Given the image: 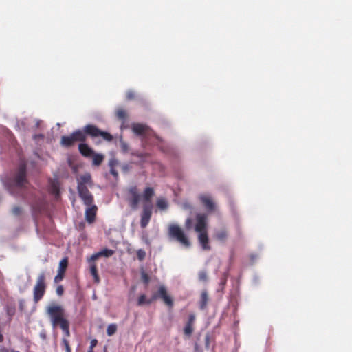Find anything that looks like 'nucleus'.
<instances>
[{"label":"nucleus","mask_w":352,"mask_h":352,"mask_svg":"<svg viewBox=\"0 0 352 352\" xmlns=\"http://www.w3.org/2000/svg\"><path fill=\"white\" fill-rule=\"evenodd\" d=\"M80 130L85 137V140H87V136H89L91 138L101 137L104 140L107 142H111L113 140V136L109 133L101 131L94 124H87Z\"/></svg>","instance_id":"obj_3"},{"label":"nucleus","mask_w":352,"mask_h":352,"mask_svg":"<svg viewBox=\"0 0 352 352\" xmlns=\"http://www.w3.org/2000/svg\"><path fill=\"white\" fill-rule=\"evenodd\" d=\"M168 235L170 237L176 239L184 246L188 248L190 246V242L183 230L176 224H170L168 226Z\"/></svg>","instance_id":"obj_5"},{"label":"nucleus","mask_w":352,"mask_h":352,"mask_svg":"<svg viewBox=\"0 0 352 352\" xmlns=\"http://www.w3.org/2000/svg\"><path fill=\"white\" fill-rule=\"evenodd\" d=\"M146 256V252L144 250L140 249L137 251V257L140 261H143Z\"/></svg>","instance_id":"obj_35"},{"label":"nucleus","mask_w":352,"mask_h":352,"mask_svg":"<svg viewBox=\"0 0 352 352\" xmlns=\"http://www.w3.org/2000/svg\"><path fill=\"white\" fill-rule=\"evenodd\" d=\"M141 279L146 285H147L150 282V277L144 271L141 272Z\"/></svg>","instance_id":"obj_32"},{"label":"nucleus","mask_w":352,"mask_h":352,"mask_svg":"<svg viewBox=\"0 0 352 352\" xmlns=\"http://www.w3.org/2000/svg\"><path fill=\"white\" fill-rule=\"evenodd\" d=\"M168 206V203L165 199L159 198L157 200V206L159 209H160L162 210H164L167 209Z\"/></svg>","instance_id":"obj_28"},{"label":"nucleus","mask_w":352,"mask_h":352,"mask_svg":"<svg viewBox=\"0 0 352 352\" xmlns=\"http://www.w3.org/2000/svg\"><path fill=\"white\" fill-rule=\"evenodd\" d=\"M120 146H121V148H122V151L126 153V152H127L129 151L128 144L125 142L121 141L120 142Z\"/></svg>","instance_id":"obj_38"},{"label":"nucleus","mask_w":352,"mask_h":352,"mask_svg":"<svg viewBox=\"0 0 352 352\" xmlns=\"http://www.w3.org/2000/svg\"><path fill=\"white\" fill-rule=\"evenodd\" d=\"M61 346L65 349V352H72V349L67 338L63 337L62 338Z\"/></svg>","instance_id":"obj_29"},{"label":"nucleus","mask_w":352,"mask_h":352,"mask_svg":"<svg viewBox=\"0 0 352 352\" xmlns=\"http://www.w3.org/2000/svg\"><path fill=\"white\" fill-rule=\"evenodd\" d=\"M192 219L190 218H188L185 222L186 228L188 230L190 229L192 227Z\"/></svg>","instance_id":"obj_40"},{"label":"nucleus","mask_w":352,"mask_h":352,"mask_svg":"<svg viewBox=\"0 0 352 352\" xmlns=\"http://www.w3.org/2000/svg\"><path fill=\"white\" fill-rule=\"evenodd\" d=\"M68 265V260L63 258L59 263L58 271L57 275L54 277V282L59 283L63 279L65 272Z\"/></svg>","instance_id":"obj_12"},{"label":"nucleus","mask_w":352,"mask_h":352,"mask_svg":"<svg viewBox=\"0 0 352 352\" xmlns=\"http://www.w3.org/2000/svg\"><path fill=\"white\" fill-rule=\"evenodd\" d=\"M208 217L206 214L196 215L195 230L198 233V241L204 250H210L209 239L208 236Z\"/></svg>","instance_id":"obj_2"},{"label":"nucleus","mask_w":352,"mask_h":352,"mask_svg":"<svg viewBox=\"0 0 352 352\" xmlns=\"http://www.w3.org/2000/svg\"><path fill=\"white\" fill-rule=\"evenodd\" d=\"M152 204H144L140 219V226L142 228H145L148 226L152 216Z\"/></svg>","instance_id":"obj_9"},{"label":"nucleus","mask_w":352,"mask_h":352,"mask_svg":"<svg viewBox=\"0 0 352 352\" xmlns=\"http://www.w3.org/2000/svg\"><path fill=\"white\" fill-rule=\"evenodd\" d=\"M155 195V190L151 187H146L142 195L144 204H151V199Z\"/></svg>","instance_id":"obj_20"},{"label":"nucleus","mask_w":352,"mask_h":352,"mask_svg":"<svg viewBox=\"0 0 352 352\" xmlns=\"http://www.w3.org/2000/svg\"><path fill=\"white\" fill-rule=\"evenodd\" d=\"M114 250H111V249H107V248H105V249H103L102 250L96 253V254H94L90 258H89V261H95L96 260H97L98 258L101 257V256H104V257H110L113 254H114Z\"/></svg>","instance_id":"obj_17"},{"label":"nucleus","mask_w":352,"mask_h":352,"mask_svg":"<svg viewBox=\"0 0 352 352\" xmlns=\"http://www.w3.org/2000/svg\"><path fill=\"white\" fill-rule=\"evenodd\" d=\"M153 302V296L150 299H146V296L145 294H141L138 299L137 305L138 306H142L144 305H150Z\"/></svg>","instance_id":"obj_25"},{"label":"nucleus","mask_w":352,"mask_h":352,"mask_svg":"<svg viewBox=\"0 0 352 352\" xmlns=\"http://www.w3.org/2000/svg\"><path fill=\"white\" fill-rule=\"evenodd\" d=\"M198 276H199V280L201 281L205 282L208 279L207 272L204 270L199 272Z\"/></svg>","instance_id":"obj_34"},{"label":"nucleus","mask_w":352,"mask_h":352,"mask_svg":"<svg viewBox=\"0 0 352 352\" xmlns=\"http://www.w3.org/2000/svg\"><path fill=\"white\" fill-rule=\"evenodd\" d=\"M12 213L15 216H19L22 213V208L18 206H13Z\"/></svg>","instance_id":"obj_33"},{"label":"nucleus","mask_w":352,"mask_h":352,"mask_svg":"<svg viewBox=\"0 0 352 352\" xmlns=\"http://www.w3.org/2000/svg\"><path fill=\"white\" fill-rule=\"evenodd\" d=\"M51 322L54 327L59 326L60 328L69 322L68 320L65 318L64 315H60V316L56 318Z\"/></svg>","instance_id":"obj_22"},{"label":"nucleus","mask_w":352,"mask_h":352,"mask_svg":"<svg viewBox=\"0 0 352 352\" xmlns=\"http://www.w3.org/2000/svg\"><path fill=\"white\" fill-rule=\"evenodd\" d=\"M46 289V276L45 272H42L38 274L33 288V300L35 303L38 302L43 298Z\"/></svg>","instance_id":"obj_4"},{"label":"nucleus","mask_w":352,"mask_h":352,"mask_svg":"<svg viewBox=\"0 0 352 352\" xmlns=\"http://www.w3.org/2000/svg\"><path fill=\"white\" fill-rule=\"evenodd\" d=\"M56 294L58 295V296H62L63 294V292H64V288L62 285H58L57 287H56Z\"/></svg>","instance_id":"obj_39"},{"label":"nucleus","mask_w":352,"mask_h":352,"mask_svg":"<svg viewBox=\"0 0 352 352\" xmlns=\"http://www.w3.org/2000/svg\"><path fill=\"white\" fill-rule=\"evenodd\" d=\"M27 183V168L25 164L19 166L13 177H6L3 180L6 188L13 195H15V188H23Z\"/></svg>","instance_id":"obj_1"},{"label":"nucleus","mask_w":352,"mask_h":352,"mask_svg":"<svg viewBox=\"0 0 352 352\" xmlns=\"http://www.w3.org/2000/svg\"><path fill=\"white\" fill-rule=\"evenodd\" d=\"M118 165V162L116 159H115V158L110 159V160L109 162V166L110 168H114Z\"/></svg>","instance_id":"obj_37"},{"label":"nucleus","mask_w":352,"mask_h":352,"mask_svg":"<svg viewBox=\"0 0 352 352\" xmlns=\"http://www.w3.org/2000/svg\"><path fill=\"white\" fill-rule=\"evenodd\" d=\"M61 329L63 330V333H65V337H69L70 336L69 332V323L68 322L65 325H63V327H61Z\"/></svg>","instance_id":"obj_36"},{"label":"nucleus","mask_w":352,"mask_h":352,"mask_svg":"<svg viewBox=\"0 0 352 352\" xmlns=\"http://www.w3.org/2000/svg\"><path fill=\"white\" fill-rule=\"evenodd\" d=\"M116 116L118 119L124 120L126 118L127 115L124 109L120 108L116 111Z\"/></svg>","instance_id":"obj_30"},{"label":"nucleus","mask_w":352,"mask_h":352,"mask_svg":"<svg viewBox=\"0 0 352 352\" xmlns=\"http://www.w3.org/2000/svg\"><path fill=\"white\" fill-rule=\"evenodd\" d=\"M87 352H94V349L89 348Z\"/></svg>","instance_id":"obj_46"},{"label":"nucleus","mask_w":352,"mask_h":352,"mask_svg":"<svg viewBox=\"0 0 352 352\" xmlns=\"http://www.w3.org/2000/svg\"><path fill=\"white\" fill-rule=\"evenodd\" d=\"M78 195L87 206H90L94 202V196L88 190L87 187L77 186Z\"/></svg>","instance_id":"obj_10"},{"label":"nucleus","mask_w":352,"mask_h":352,"mask_svg":"<svg viewBox=\"0 0 352 352\" xmlns=\"http://www.w3.org/2000/svg\"><path fill=\"white\" fill-rule=\"evenodd\" d=\"M92 157V163L94 166H100L104 160V155L102 154L95 153L91 157Z\"/></svg>","instance_id":"obj_26"},{"label":"nucleus","mask_w":352,"mask_h":352,"mask_svg":"<svg viewBox=\"0 0 352 352\" xmlns=\"http://www.w3.org/2000/svg\"><path fill=\"white\" fill-rule=\"evenodd\" d=\"M88 261H89V259ZM89 263H90V272L94 278V281L96 283H99L100 277L98 274V270H97L96 264L94 263V261H91V262L89 261Z\"/></svg>","instance_id":"obj_24"},{"label":"nucleus","mask_w":352,"mask_h":352,"mask_svg":"<svg viewBox=\"0 0 352 352\" xmlns=\"http://www.w3.org/2000/svg\"><path fill=\"white\" fill-rule=\"evenodd\" d=\"M0 352H9V351L6 348H3L0 349Z\"/></svg>","instance_id":"obj_45"},{"label":"nucleus","mask_w":352,"mask_h":352,"mask_svg":"<svg viewBox=\"0 0 352 352\" xmlns=\"http://www.w3.org/2000/svg\"><path fill=\"white\" fill-rule=\"evenodd\" d=\"M126 97L129 100H131V99H133L134 98V94L131 91L130 92H128L127 93V95H126Z\"/></svg>","instance_id":"obj_44"},{"label":"nucleus","mask_w":352,"mask_h":352,"mask_svg":"<svg viewBox=\"0 0 352 352\" xmlns=\"http://www.w3.org/2000/svg\"><path fill=\"white\" fill-rule=\"evenodd\" d=\"M50 192L54 195L56 197L59 196V187L56 182H51L50 186Z\"/></svg>","instance_id":"obj_27"},{"label":"nucleus","mask_w":352,"mask_h":352,"mask_svg":"<svg viewBox=\"0 0 352 352\" xmlns=\"http://www.w3.org/2000/svg\"><path fill=\"white\" fill-rule=\"evenodd\" d=\"M47 313L50 318L51 321L60 316V315H65L63 308L58 305H50L47 309Z\"/></svg>","instance_id":"obj_11"},{"label":"nucleus","mask_w":352,"mask_h":352,"mask_svg":"<svg viewBox=\"0 0 352 352\" xmlns=\"http://www.w3.org/2000/svg\"><path fill=\"white\" fill-rule=\"evenodd\" d=\"M97 210V206L93 204L86 209L85 218L88 223H92L95 221Z\"/></svg>","instance_id":"obj_16"},{"label":"nucleus","mask_w":352,"mask_h":352,"mask_svg":"<svg viewBox=\"0 0 352 352\" xmlns=\"http://www.w3.org/2000/svg\"><path fill=\"white\" fill-rule=\"evenodd\" d=\"M228 236V233L226 228H221L217 230L214 235V239L221 242H225Z\"/></svg>","instance_id":"obj_21"},{"label":"nucleus","mask_w":352,"mask_h":352,"mask_svg":"<svg viewBox=\"0 0 352 352\" xmlns=\"http://www.w3.org/2000/svg\"><path fill=\"white\" fill-rule=\"evenodd\" d=\"M78 186H81L82 187H87V186L91 187L93 186V181L91 179V174L89 173H86L82 175H80L77 179Z\"/></svg>","instance_id":"obj_14"},{"label":"nucleus","mask_w":352,"mask_h":352,"mask_svg":"<svg viewBox=\"0 0 352 352\" xmlns=\"http://www.w3.org/2000/svg\"><path fill=\"white\" fill-rule=\"evenodd\" d=\"M117 331V325L116 324H110L107 329V334L109 336H113Z\"/></svg>","instance_id":"obj_31"},{"label":"nucleus","mask_w":352,"mask_h":352,"mask_svg":"<svg viewBox=\"0 0 352 352\" xmlns=\"http://www.w3.org/2000/svg\"><path fill=\"white\" fill-rule=\"evenodd\" d=\"M98 344V340L96 339H93L91 341L89 348L94 349Z\"/></svg>","instance_id":"obj_41"},{"label":"nucleus","mask_w":352,"mask_h":352,"mask_svg":"<svg viewBox=\"0 0 352 352\" xmlns=\"http://www.w3.org/2000/svg\"><path fill=\"white\" fill-rule=\"evenodd\" d=\"M199 199L208 211L212 212L215 210V204L210 196L201 195Z\"/></svg>","instance_id":"obj_15"},{"label":"nucleus","mask_w":352,"mask_h":352,"mask_svg":"<svg viewBox=\"0 0 352 352\" xmlns=\"http://www.w3.org/2000/svg\"><path fill=\"white\" fill-rule=\"evenodd\" d=\"M77 142H85V137L81 132L80 129L74 131L69 135L62 136L60 138V144L63 147L69 148L74 146Z\"/></svg>","instance_id":"obj_6"},{"label":"nucleus","mask_w":352,"mask_h":352,"mask_svg":"<svg viewBox=\"0 0 352 352\" xmlns=\"http://www.w3.org/2000/svg\"><path fill=\"white\" fill-rule=\"evenodd\" d=\"M110 172L115 177H118V172L116 170L115 168H110Z\"/></svg>","instance_id":"obj_43"},{"label":"nucleus","mask_w":352,"mask_h":352,"mask_svg":"<svg viewBox=\"0 0 352 352\" xmlns=\"http://www.w3.org/2000/svg\"><path fill=\"white\" fill-rule=\"evenodd\" d=\"M195 321V315L194 314H190L188 316V321L186 322L185 327L184 328V333L190 337L193 331H194V323Z\"/></svg>","instance_id":"obj_13"},{"label":"nucleus","mask_w":352,"mask_h":352,"mask_svg":"<svg viewBox=\"0 0 352 352\" xmlns=\"http://www.w3.org/2000/svg\"><path fill=\"white\" fill-rule=\"evenodd\" d=\"M127 192L128 196L126 201L129 203V206L133 210H137L142 197V195L139 192L138 186L135 185L130 186L127 190Z\"/></svg>","instance_id":"obj_7"},{"label":"nucleus","mask_w":352,"mask_h":352,"mask_svg":"<svg viewBox=\"0 0 352 352\" xmlns=\"http://www.w3.org/2000/svg\"><path fill=\"white\" fill-rule=\"evenodd\" d=\"M14 312H15V309L14 308H8L7 309V314L9 316H13L14 314Z\"/></svg>","instance_id":"obj_42"},{"label":"nucleus","mask_w":352,"mask_h":352,"mask_svg":"<svg viewBox=\"0 0 352 352\" xmlns=\"http://www.w3.org/2000/svg\"><path fill=\"white\" fill-rule=\"evenodd\" d=\"M149 128L148 126L142 124H133L132 131L138 135H144L148 131Z\"/></svg>","instance_id":"obj_19"},{"label":"nucleus","mask_w":352,"mask_h":352,"mask_svg":"<svg viewBox=\"0 0 352 352\" xmlns=\"http://www.w3.org/2000/svg\"><path fill=\"white\" fill-rule=\"evenodd\" d=\"M80 154L85 157H91L94 154V151L87 144L81 143L78 145Z\"/></svg>","instance_id":"obj_18"},{"label":"nucleus","mask_w":352,"mask_h":352,"mask_svg":"<svg viewBox=\"0 0 352 352\" xmlns=\"http://www.w3.org/2000/svg\"><path fill=\"white\" fill-rule=\"evenodd\" d=\"M158 298L162 299L164 303L168 307L172 308L173 307V300L168 294L167 289L164 285H160L157 292L153 295V301Z\"/></svg>","instance_id":"obj_8"},{"label":"nucleus","mask_w":352,"mask_h":352,"mask_svg":"<svg viewBox=\"0 0 352 352\" xmlns=\"http://www.w3.org/2000/svg\"><path fill=\"white\" fill-rule=\"evenodd\" d=\"M208 301V295L206 290H203L200 296L199 308L201 309H206Z\"/></svg>","instance_id":"obj_23"}]
</instances>
